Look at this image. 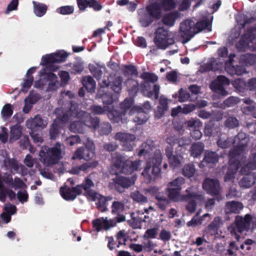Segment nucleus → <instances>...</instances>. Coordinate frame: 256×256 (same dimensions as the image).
Wrapping results in <instances>:
<instances>
[{
	"mask_svg": "<svg viewBox=\"0 0 256 256\" xmlns=\"http://www.w3.org/2000/svg\"><path fill=\"white\" fill-rule=\"evenodd\" d=\"M55 112L58 120L54 122L50 128V136L51 139H55L59 134L60 126L58 124V120L66 122L76 118L78 120H74L70 126V130L74 132H82L84 126L96 128L99 122L98 118L92 119L90 114L80 110L78 104L76 103L71 104L70 110L66 113H64L62 108H56Z\"/></svg>",
	"mask_w": 256,
	"mask_h": 256,
	"instance_id": "nucleus-1",
	"label": "nucleus"
},
{
	"mask_svg": "<svg viewBox=\"0 0 256 256\" xmlns=\"http://www.w3.org/2000/svg\"><path fill=\"white\" fill-rule=\"evenodd\" d=\"M68 56V54L64 50H60L43 56L40 64L46 66L40 71V78L35 82L34 86L41 89L46 88L48 92L56 90L60 86L58 77L48 70H56L58 69V66L54 64L65 61Z\"/></svg>",
	"mask_w": 256,
	"mask_h": 256,
	"instance_id": "nucleus-2",
	"label": "nucleus"
},
{
	"mask_svg": "<svg viewBox=\"0 0 256 256\" xmlns=\"http://www.w3.org/2000/svg\"><path fill=\"white\" fill-rule=\"evenodd\" d=\"M185 183V179L182 177L177 178L169 182L166 192L168 198L174 202H187L189 199L196 198L198 200L202 201L204 194L202 192L194 191V187L191 186L188 188L182 194V185Z\"/></svg>",
	"mask_w": 256,
	"mask_h": 256,
	"instance_id": "nucleus-3",
	"label": "nucleus"
},
{
	"mask_svg": "<svg viewBox=\"0 0 256 256\" xmlns=\"http://www.w3.org/2000/svg\"><path fill=\"white\" fill-rule=\"evenodd\" d=\"M133 100L132 98L126 99L121 104L122 112L120 114L117 111H112L108 114V118L112 122H122L126 123L128 116L134 114L138 116L134 119V122L138 124H142L148 120V116L142 112H140L141 109L138 106H134Z\"/></svg>",
	"mask_w": 256,
	"mask_h": 256,
	"instance_id": "nucleus-4",
	"label": "nucleus"
},
{
	"mask_svg": "<svg viewBox=\"0 0 256 256\" xmlns=\"http://www.w3.org/2000/svg\"><path fill=\"white\" fill-rule=\"evenodd\" d=\"M112 160L111 172L112 174H118V172L131 174L134 170H140L142 163L140 160L134 162L126 160L124 156L117 153L113 154Z\"/></svg>",
	"mask_w": 256,
	"mask_h": 256,
	"instance_id": "nucleus-5",
	"label": "nucleus"
},
{
	"mask_svg": "<svg viewBox=\"0 0 256 256\" xmlns=\"http://www.w3.org/2000/svg\"><path fill=\"white\" fill-rule=\"evenodd\" d=\"M162 162V155L160 150H156L154 156L150 158L142 173L146 182H150L158 177L160 174V166Z\"/></svg>",
	"mask_w": 256,
	"mask_h": 256,
	"instance_id": "nucleus-6",
	"label": "nucleus"
},
{
	"mask_svg": "<svg viewBox=\"0 0 256 256\" xmlns=\"http://www.w3.org/2000/svg\"><path fill=\"white\" fill-rule=\"evenodd\" d=\"M63 146L59 142L49 148L42 146L39 152V160L45 166H50L58 162L62 157Z\"/></svg>",
	"mask_w": 256,
	"mask_h": 256,
	"instance_id": "nucleus-7",
	"label": "nucleus"
},
{
	"mask_svg": "<svg viewBox=\"0 0 256 256\" xmlns=\"http://www.w3.org/2000/svg\"><path fill=\"white\" fill-rule=\"evenodd\" d=\"M138 20L141 26L147 27L154 19L158 20L162 15L161 6L158 2H154L147 6L146 10H139Z\"/></svg>",
	"mask_w": 256,
	"mask_h": 256,
	"instance_id": "nucleus-8",
	"label": "nucleus"
},
{
	"mask_svg": "<svg viewBox=\"0 0 256 256\" xmlns=\"http://www.w3.org/2000/svg\"><path fill=\"white\" fill-rule=\"evenodd\" d=\"M253 218L250 214H246L244 217L237 215L235 217L234 223L228 227V230L232 234H234L235 238L238 240L240 238L238 233L242 234L244 232H248L251 226Z\"/></svg>",
	"mask_w": 256,
	"mask_h": 256,
	"instance_id": "nucleus-9",
	"label": "nucleus"
},
{
	"mask_svg": "<svg viewBox=\"0 0 256 256\" xmlns=\"http://www.w3.org/2000/svg\"><path fill=\"white\" fill-rule=\"evenodd\" d=\"M198 33L195 27V22L187 19L180 24L178 36L182 38L183 44L188 42Z\"/></svg>",
	"mask_w": 256,
	"mask_h": 256,
	"instance_id": "nucleus-10",
	"label": "nucleus"
},
{
	"mask_svg": "<svg viewBox=\"0 0 256 256\" xmlns=\"http://www.w3.org/2000/svg\"><path fill=\"white\" fill-rule=\"evenodd\" d=\"M233 144H236V146L230 152V166L228 168V171L232 170V174H236L241 166V163L236 158V157L240 155L247 146V144L242 142Z\"/></svg>",
	"mask_w": 256,
	"mask_h": 256,
	"instance_id": "nucleus-11",
	"label": "nucleus"
},
{
	"mask_svg": "<svg viewBox=\"0 0 256 256\" xmlns=\"http://www.w3.org/2000/svg\"><path fill=\"white\" fill-rule=\"evenodd\" d=\"M154 34V42L159 49L164 50L174 42V39L170 38L168 32L162 27L158 28Z\"/></svg>",
	"mask_w": 256,
	"mask_h": 256,
	"instance_id": "nucleus-12",
	"label": "nucleus"
},
{
	"mask_svg": "<svg viewBox=\"0 0 256 256\" xmlns=\"http://www.w3.org/2000/svg\"><path fill=\"white\" fill-rule=\"evenodd\" d=\"M218 57L211 58L206 63L202 65L200 68V72H204L210 70H220L223 68L224 62V48H220L218 50Z\"/></svg>",
	"mask_w": 256,
	"mask_h": 256,
	"instance_id": "nucleus-13",
	"label": "nucleus"
},
{
	"mask_svg": "<svg viewBox=\"0 0 256 256\" xmlns=\"http://www.w3.org/2000/svg\"><path fill=\"white\" fill-rule=\"evenodd\" d=\"M175 140L174 137H168L166 142L168 144L166 148V154L170 166L173 168L179 167L181 166L183 158L180 154L177 153L178 150L174 153V148H172V144H174V140Z\"/></svg>",
	"mask_w": 256,
	"mask_h": 256,
	"instance_id": "nucleus-14",
	"label": "nucleus"
},
{
	"mask_svg": "<svg viewBox=\"0 0 256 256\" xmlns=\"http://www.w3.org/2000/svg\"><path fill=\"white\" fill-rule=\"evenodd\" d=\"M85 148L88 153L86 154H82L84 150H82L81 148H78L74 152L72 158L74 159H84L85 160H88L92 158L94 156V146L92 141L89 139L85 143Z\"/></svg>",
	"mask_w": 256,
	"mask_h": 256,
	"instance_id": "nucleus-15",
	"label": "nucleus"
},
{
	"mask_svg": "<svg viewBox=\"0 0 256 256\" xmlns=\"http://www.w3.org/2000/svg\"><path fill=\"white\" fill-rule=\"evenodd\" d=\"M114 138L120 142L124 150L131 151L133 148L132 142L136 140V138L132 134L119 132L116 134Z\"/></svg>",
	"mask_w": 256,
	"mask_h": 256,
	"instance_id": "nucleus-16",
	"label": "nucleus"
},
{
	"mask_svg": "<svg viewBox=\"0 0 256 256\" xmlns=\"http://www.w3.org/2000/svg\"><path fill=\"white\" fill-rule=\"evenodd\" d=\"M202 188L206 193L213 196L219 194L221 188L219 182L216 179L206 178L202 183Z\"/></svg>",
	"mask_w": 256,
	"mask_h": 256,
	"instance_id": "nucleus-17",
	"label": "nucleus"
},
{
	"mask_svg": "<svg viewBox=\"0 0 256 256\" xmlns=\"http://www.w3.org/2000/svg\"><path fill=\"white\" fill-rule=\"evenodd\" d=\"M93 227L97 232H100L102 230H108L116 224V222L114 220H108L107 218H100L92 220Z\"/></svg>",
	"mask_w": 256,
	"mask_h": 256,
	"instance_id": "nucleus-18",
	"label": "nucleus"
},
{
	"mask_svg": "<svg viewBox=\"0 0 256 256\" xmlns=\"http://www.w3.org/2000/svg\"><path fill=\"white\" fill-rule=\"evenodd\" d=\"M62 196L66 200H74L77 196L82 194V186L78 185L76 187L68 188L67 186L62 187L60 190Z\"/></svg>",
	"mask_w": 256,
	"mask_h": 256,
	"instance_id": "nucleus-19",
	"label": "nucleus"
},
{
	"mask_svg": "<svg viewBox=\"0 0 256 256\" xmlns=\"http://www.w3.org/2000/svg\"><path fill=\"white\" fill-rule=\"evenodd\" d=\"M136 177L132 176L131 177H120L118 178L114 182V186L115 189L120 192H124V188H128L132 185Z\"/></svg>",
	"mask_w": 256,
	"mask_h": 256,
	"instance_id": "nucleus-20",
	"label": "nucleus"
},
{
	"mask_svg": "<svg viewBox=\"0 0 256 256\" xmlns=\"http://www.w3.org/2000/svg\"><path fill=\"white\" fill-rule=\"evenodd\" d=\"M90 201L96 202L97 208L102 212H104L108 210L107 206L108 202L112 200L110 196H104L98 192H96L88 199Z\"/></svg>",
	"mask_w": 256,
	"mask_h": 256,
	"instance_id": "nucleus-21",
	"label": "nucleus"
},
{
	"mask_svg": "<svg viewBox=\"0 0 256 256\" xmlns=\"http://www.w3.org/2000/svg\"><path fill=\"white\" fill-rule=\"evenodd\" d=\"M96 174H90L83 182L82 186V190L83 189L85 192V195L88 199L93 194L96 192L93 190L95 186L94 182V178Z\"/></svg>",
	"mask_w": 256,
	"mask_h": 256,
	"instance_id": "nucleus-22",
	"label": "nucleus"
},
{
	"mask_svg": "<svg viewBox=\"0 0 256 256\" xmlns=\"http://www.w3.org/2000/svg\"><path fill=\"white\" fill-rule=\"evenodd\" d=\"M47 124V121L38 115L35 116L32 118L28 119L26 121L27 128L32 130L44 128Z\"/></svg>",
	"mask_w": 256,
	"mask_h": 256,
	"instance_id": "nucleus-23",
	"label": "nucleus"
},
{
	"mask_svg": "<svg viewBox=\"0 0 256 256\" xmlns=\"http://www.w3.org/2000/svg\"><path fill=\"white\" fill-rule=\"evenodd\" d=\"M222 225L223 222L222 218L216 216L208 226L207 230L211 235L218 234L219 232L222 233L220 228Z\"/></svg>",
	"mask_w": 256,
	"mask_h": 256,
	"instance_id": "nucleus-24",
	"label": "nucleus"
},
{
	"mask_svg": "<svg viewBox=\"0 0 256 256\" xmlns=\"http://www.w3.org/2000/svg\"><path fill=\"white\" fill-rule=\"evenodd\" d=\"M98 164V162L96 161L88 162L80 166L74 168L72 170L71 172L76 174H82V172L86 174L88 172L89 169L96 167Z\"/></svg>",
	"mask_w": 256,
	"mask_h": 256,
	"instance_id": "nucleus-25",
	"label": "nucleus"
},
{
	"mask_svg": "<svg viewBox=\"0 0 256 256\" xmlns=\"http://www.w3.org/2000/svg\"><path fill=\"white\" fill-rule=\"evenodd\" d=\"M170 101L164 96H161L160 98L159 105L155 112L156 116L158 118H161L165 112L168 110V102Z\"/></svg>",
	"mask_w": 256,
	"mask_h": 256,
	"instance_id": "nucleus-26",
	"label": "nucleus"
},
{
	"mask_svg": "<svg viewBox=\"0 0 256 256\" xmlns=\"http://www.w3.org/2000/svg\"><path fill=\"white\" fill-rule=\"evenodd\" d=\"M104 90L101 88L99 90L98 96L100 97L105 106H110L112 104L114 101L116 100V96H113L110 92H104Z\"/></svg>",
	"mask_w": 256,
	"mask_h": 256,
	"instance_id": "nucleus-27",
	"label": "nucleus"
},
{
	"mask_svg": "<svg viewBox=\"0 0 256 256\" xmlns=\"http://www.w3.org/2000/svg\"><path fill=\"white\" fill-rule=\"evenodd\" d=\"M210 88L212 90L220 93L222 96L224 95V76H218L216 80L212 82Z\"/></svg>",
	"mask_w": 256,
	"mask_h": 256,
	"instance_id": "nucleus-28",
	"label": "nucleus"
},
{
	"mask_svg": "<svg viewBox=\"0 0 256 256\" xmlns=\"http://www.w3.org/2000/svg\"><path fill=\"white\" fill-rule=\"evenodd\" d=\"M218 160V154L214 152H206L202 162L206 164L209 167H212Z\"/></svg>",
	"mask_w": 256,
	"mask_h": 256,
	"instance_id": "nucleus-29",
	"label": "nucleus"
},
{
	"mask_svg": "<svg viewBox=\"0 0 256 256\" xmlns=\"http://www.w3.org/2000/svg\"><path fill=\"white\" fill-rule=\"evenodd\" d=\"M36 68V67H32L28 70L26 73V78L24 80V82L22 88V91L24 92H26L29 88L31 86L33 82V77L32 76V74L35 72Z\"/></svg>",
	"mask_w": 256,
	"mask_h": 256,
	"instance_id": "nucleus-30",
	"label": "nucleus"
},
{
	"mask_svg": "<svg viewBox=\"0 0 256 256\" xmlns=\"http://www.w3.org/2000/svg\"><path fill=\"white\" fill-rule=\"evenodd\" d=\"M112 89L116 94L120 92L122 88V78L120 76L110 77V82Z\"/></svg>",
	"mask_w": 256,
	"mask_h": 256,
	"instance_id": "nucleus-31",
	"label": "nucleus"
},
{
	"mask_svg": "<svg viewBox=\"0 0 256 256\" xmlns=\"http://www.w3.org/2000/svg\"><path fill=\"white\" fill-rule=\"evenodd\" d=\"M220 130L218 124H214L212 122H210L205 126L204 132L208 136H211L214 134V136L218 137Z\"/></svg>",
	"mask_w": 256,
	"mask_h": 256,
	"instance_id": "nucleus-32",
	"label": "nucleus"
},
{
	"mask_svg": "<svg viewBox=\"0 0 256 256\" xmlns=\"http://www.w3.org/2000/svg\"><path fill=\"white\" fill-rule=\"evenodd\" d=\"M228 211L226 212L225 215L228 213L238 214L240 210L243 208V205L241 202L232 201L231 202H227L225 206Z\"/></svg>",
	"mask_w": 256,
	"mask_h": 256,
	"instance_id": "nucleus-33",
	"label": "nucleus"
},
{
	"mask_svg": "<svg viewBox=\"0 0 256 256\" xmlns=\"http://www.w3.org/2000/svg\"><path fill=\"white\" fill-rule=\"evenodd\" d=\"M204 150V144L201 142H194L192 144L190 152V156L194 158L199 156Z\"/></svg>",
	"mask_w": 256,
	"mask_h": 256,
	"instance_id": "nucleus-34",
	"label": "nucleus"
},
{
	"mask_svg": "<svg viewBox=\"0 0 256 256\" xmlns=\"http://www.w3.org/2000/svg\"><path fill=\"white\" fill-rule=\"evenodd\" d=\"M22 135V128L18 124L12 126L10 128V141L13 142L18 140Z\"/></svg>",
	"mask_w": 256,
	"mask_h": 256,
	"instance_id": "nucleus-35",
	"label": "nucleus"
},
{
	"mask_svg": "<svg viewBox=\"0 0 256 256\" xmlns=\"http://www.w3.org/2000/svg\"><path fill=\"white\" fill-rule=\"evenodd\" d=\"M256 18L253 16L248 17L243 14L239 16L236 21L240 29L244 28L246 24H250L255 22Z\"/></svg>",
	"mask_w": 256,
	"mask_h": 256,
	"instance_id": "nucleus-36",
	"label": "nucleus"
},
{
	"mask_svg": "<svg viewBox=\"0 0 256 256\" xmlns=\"http://www.w3.org/2000/svg\"><path fill=\"white\" fill-rule=\"evenodd\" d=\"M128 91L132 96L135 95L138 90V83L132 78H128L125 82Z\"/></svg>",
	"mask_w": 256,
	"mask_h": 256,
	"instance_id": "nucleus-37",
	"label": "nucleus"
},
{
	"mask_svg": "<svg viewBox=\"0 0 256 256\" xmlns=\"http://www.w3.org/2000/svg\"><path fill=\"white\" fill-rule=\"evenodd\" d=\"M178 16V12L168 13L165 14L162 20V22L166 26H172Z\"/></svg>",
	"mask_w": 256,
	"mask_h": 256,
	"instance_id": "nucleus-38",
	"label": "nucleus"
},
{
	"mask_svg": "<svg viewBox=\"0 0 256 256\" xmlns=\"http://www.w3.org/2000/svg\"><path fill=\"white\" fill-rule=\"evenodd\" d=\"M211 20L208 18H205L195 23V27L198 33L203 30H206L208 32L212 30Z\"/></svg>",
	"mask_w": 256,
	"mask_h": 256,
	"instance_id": "nucleus-39",
	"label": "nucleus"
},
{
	"mask_svg": "<svg viewBox=\"0 0 256 256\" xmlns=\"http://www.w3.org/2000/svg\"><path fill=\"white\" fill-rule=\"evenodd\" d=\"M82 84L88 92H94L96 88V82L90 76H86L83 78Z\"/></svg>",
	"mask_w": 256,
	"mask_h": 256,
	"instance_id": "nucleus-40",
	"label": "nucleus"
},
{
	"mask_svg": "<svg viewBox=\"0 0 256 256\" xmlns=\"http://www.w3.org/2000/svg\"><path fill=\"white\" fill-rule=\"evenodd\" d=\"M90 110L92 113L95 114H103L106 112H108V116L109 112L112 111H116L114 110H111L110 107L108 106H104L102 107L98 105H94L91 106Z\"/></svg>",
	"mask_w": 256,
	"mask_h": 256,
	"instance_id": "nucleus-41",
	"label": "nucleus"
},
{
	"mask_svg": "<svg viewBox=\"0 0 256 256\" xmlns=\"http://www.w3.org/2000/svg\"><path fill=\"white\" fill-rule=\"evenodd\" d=\"M34 4V11L35 14L38 17L43 16L46 12L47 6L46 5L40 2H32Z\"/></svg>",
	"mask_w": 256,
	"mask_h": 256,
	"instance_id": "nucleus-42",
	"label": "nucleus"
},
{
	"mask_svg": "<svg viewBox=\"0 0 256 256\" xmlns=\"http://www.w3.org/2000/svg\"><path fill=\"white\" fill-rule=\"evenodd\" d=\"M256 56L251 54H246L241 56L240 63L246 66L253 65L256 62Z\"/></svg>",
	"mask_w": 256,
	"mask_h": 256,
	"instance_id": "nucleus-43",
	"label": "nucleus"
},
{
	"mask_svg": "<svg viewBox=\"0 0 256 256\" xmlns=\"http://www.w3.org/2000/svg\"><path fill=\"white\" fill-rule=\"evenodd\" d=\"M130 197L136 202L144 204L148 202V198L139 191H134L131 192Z\"/></svg>",
	"mask_w": 256,
	"mask_h": 256,
	"instance_id": "nucleus-44",
	"label": "nucleus"
},
{
	"mask_svg": "<svg viewBox=\"0 0 256 256\" xmlns=\"http://www.w3.org/2000/svg\"><path fill=\"white\" fill-rule=\"evenodd\" d=\"M178 2V0H162L160 4L158 3L161 6V10L168 11L174 9Z\"/></svg>",
	"mask_w": 256,
	"mask_h": 256,
	"instance_id": "nucleus-45",
	"label": "nucleus"
},
{
	"mask_svg": "<svg viewBox=\"0 0 256 256\" xmlns=\"http://www.w3.org/2000/svg\"><path fill=\"white\" fill-rule=\"evenodd\" d=\"M102 68L105 70L106 68L104 66L100 67L98 66H95L94 64L89 65V69L90 72L98 80H99L102 77Z\"/></svg>",
	"mask_w": 256,
	"mask_h": 256,
	"instance_id": "nucleus-46",
	"label": "nucleus"
},
{
	"mask_svg": "<svg viewBox=\"0 0 256 256\" xmlns=\"http://www.w3.org/2000/svg\"><path fill=\"white\" fill-rule=\"evenodd\" d=\"M122 71L124 76H137L138 75L137 70L134 66H124L122 68Z\"/></svg>",
	"mask_w": 256,
	"mask_h": 256,
	"instance_id": "nucleus-47",
	"label": "nucleus"
},
{
	"mask_svg": "<svg viewBox=\"0 0 256 256\" xmlns=\"http://www.w3.org/2000/svg\"><path fill=\"white\" fill-rule=\"evenodd\" d=\"M198 214H197L191 220L188 222L186 225L188 226H194L198 225L201 224L202 222L203 218L206 217H210L208 214H206L202 216L200 218L198 217Z\"/></svg>",
	"mask_w": 256,
	"mask_h": 256,
	"instance_id": "nucleus-48",
	"label": "nucleus"
},
{
	"mask_svg": "<svg viewBox=\"0 0 256 256\" xmlns=\"http://www.w3.org/2000/svg\"><path fill=\"white\" fill-rule=\"evenodd\" d=\"M12 106L10 104L4 105L1 112V114L3 118H9L12 114Z\"/></svg>",
	"mask_w": 256,
	"mask_h": 256,
	"instance_id": "nucleus-49",
	"label": "nucleus"
},
{
	"mask_svg": "<svg viewBox=\"0 0 256 256\" xmlns=\"http://www.w3.org/2000/svg\"><path fill=\"white\" fill-rule=\"evenodd\" d=\"M195 172L196 169L192 164H188L186 165L182 170L183 174L188 178L192 176Z\"/></svg>",
	"mask_w": 256,
	"mask_h": 256,
	"instance_id": "nucleus-50",
	"label": "nucleus"
},
{
	"mask_svg": "<svg viewBox=\"0 0 256 256\" xmlns=\"http://www.w3.org/2000/svg\"><path fill=\"white\" fill-rule=\"evenodd\" d=\"M244 64H242L241 66H233L230 68V70L232 71V74H236L238 76H240L244 73H246V69L245 67L244 66Z\"/></svg>",
	"mask_w": 256,
	"mask_h": 256,
	"instance_id": "nucleus-51",
	"label": "nucleus"
},
{
	"mask_svg": "<svg viewBox=\"0 0 256 256\" xmlns=\"http://www.w3.org/2000/svg\"><path fill=\"white\" fill-rule=\"evenodd\" d=\"M256 169V162L250 160L248 164L242 168L241 171L244 174L247 175L250 172V170Z\"/></svg>",
	"mask_w": 256,
	"mask_h": 256,
	"instance_id": "nucleus-52",
	"label": "nucleus"
},
{
	"mask_svg": "<svg viewBox=\"0 0 256 256\" xmlns=\"http://www.w3.org/2000/svg\"><path fill=\"white\" fill-rule=\"evenodd\" d=\"M186 126L190 128L196 129L202 126V122L197 118H192L186 122Z\"/></svg>",
	"mask_w": 256,
	"mask_h": 256,
	"instance_id": "nucleus-53",
	"label": "nucleus"
},
{
	"mask_svg": "<svg viewBox=\"0 0 256 256\" xmlns=\"http://www.w3.org/2000/svg\"><path fill=\"white\" fill-rule=\"evenodd\" d=\"M194 200H196L199 202H203L204 200V199L202 201H200L196 200V198H192V199H189L188 200H190V202H188V204L186 206V210H188L190 213H194L196 208V202L194 201Z\"/></svg>",
	"mask_w": 256,
	"mask_h": 256,
	"instance_id": "nucleus-54",
	"label": "nucleus"
},
{
	"mask_svg": "<svg viewBox=\"0 0 256 256\" xmlns=\"http://www.w3.org/2000/svg\"><path fill=\"white\" fill-rule=\"evenodd\" d=\"M140 78L146 81L152 82H156L158 79L156 75L154 74L148 72H144L140 76Z\"/></svg>",
	"mask_w": 256,
	"mask_h": 256,
	"instance_id": "nucleus-55",
	"label": "nucleus"
},
{
	"mask_svg": "<svg viewBox=\"0 0 256 256\" xmlns=\"http://www.w3.org/2000/svg\"><path fill=\"white\" fill-rule=\"evenodd\" d=\"M112 213L118 214L123 211L124 205L120 202L114 201L112 203Z\"/></svg>",
	"mask_w": 256,
	"mask_h": 256,
	"instance_id": "nucleus-56",
	"label": "nucleus"
},
{
	"mask_svg": "<svg viewBox=\"0 0 256 256\" xmlns=\"http://www.w3.org/2000/svg\"><path fill=\"white\" fill-rule=\"evenodd\" d=\"M238 124V120L234 117H230L225 121V126L230 128H234Z\"/></svg>",
	"mask_w": 256,
	"mask_h": 256,
	"instance_id": "nucleus-57",
	"label": "nucleus"
},
{
	"mask_svg": "<svg viewBox=\"0 0 256 256\" xmlns=\"http://www.w3.org/2000/svg\"><path fill=\"white\" fill-rule=\"evenodd\" d=\"M175 140H174V144H172V148L177 144L179 147H184L190 143V140L188 138L182 137L178 140H176L174 136Z\"/></svg>",
	"mask_w": 256,
	"mask_h": 256,
	"instance_id": "nucleus-58",
	"label": "nucleus"
},
{
	"mask_svg": "<svg viewBox=\"0 0 256 256\" xmlns=\"http://www.w3.org/2000/svg\"><path fill=\"white\" fill-rule=\"evenodd\" d=\"M99 131L102 134H108L112 131L111 126L108 122L102 124Z\"/></svg>",
	"mask_w": 256,
	"mask_h": 256,
	"instance_id": "nucleus-59",
	"label": "nucleus"
},
{
	"mask_svg": "<svg viewBox=\"0 0 256 256\" xmlns=\"http://www.w3.org/2000/svg\"><path fill=\"white\" fill-rule=\"evenodd\" d=\"M158 233V231L156 228L148 229L145 232L144 238H154Z\"/></svg>",
	"mask_w": 256,
	"mask_h": 256,
	"instance_id": "nucleus-60",
	"label": "nucleus"
},
{
	"mask_svg": "<svg viewBox=\"0 0 256 256\" xmlns=\"http://www.w3.org/2000/svg\"><path fill=\"white\" fill-rule=\"evenodd\" d=\"M56 12L62 14H70L74 12V8L72 6H64L58 8Z\"/></svg>",
	"mask_w": 256,
	"mask_h": 256,
	"instance_id": "nucleus-61",
	"label": "nucleus"
},
{
	"mask_svg": "<svg viewBox=\"0 0 256 256\" xmlns=\"http://www.w3.org/2000/svg\"><path fill=\"white\" fill-rule=\"evenodd\" d=\"M159 236L160 240L164 242H166L170 239L172 234L170 231L164 229L160 232Z\"/></svg>",
	"mask_w": 256,
	"mask_h": 256,
	"instance_id": "nucleus-62",
	"label": "nucleus"
},
{
	"mask_svg": "<svg viewBox=\"0 0 256 256\" xmlns=\"http://www.w3.org/2000/svg\"><path fill=\"white\" fill-rule=\"evenodd\" d=\"M246 134L244 132H239L234 138L233 144L244 142L247 144Z\"/></svg>",
	"mask_w": 256,
	"mask_h": 256,
	"instance_id": "nucleus-63",
	"label": "nucleus"
},
{
	"mask_svg": "<svg viewBox=\"0 0 256 256\" xmlns=\"http://www.w3.org/2000/svg\"><path fill=\"white\" fill-rule=\"evenodd\" d=\"M80 139L78 136V135H74L72 136L68 137L66 140V143L68 144H70V146H72L74 145L75 144H76L78 143H79L80 142Z\"/></svg>",
	"mask_w": 256,
	"mask_h": 256,
	"instance_id": "nucleus-64",
	"label": "nucleus"
}]
</instances>
